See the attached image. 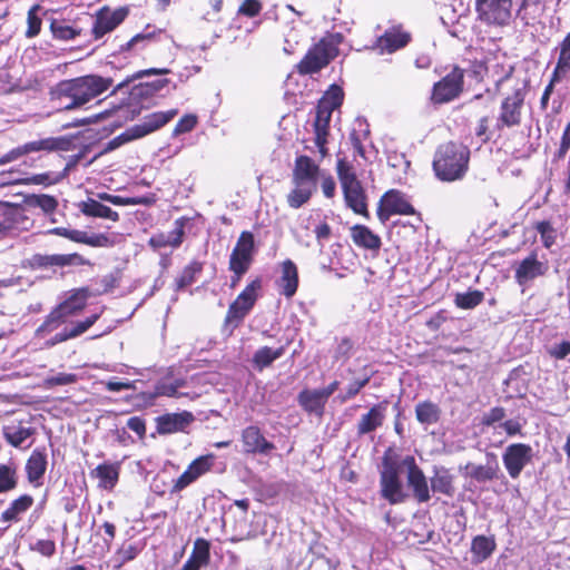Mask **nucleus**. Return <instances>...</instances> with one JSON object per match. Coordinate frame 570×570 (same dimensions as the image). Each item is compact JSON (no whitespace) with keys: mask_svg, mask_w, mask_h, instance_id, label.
I'll return each instance as SVG.
<instances>
[{"mask_svg":"<svg viewBox=\"0 0 570 570\" xmlns=\"http://www.w3.org/2000/svg\"><path fill=\"white\" fill-rule=\"evenodd\" d=\"M112 81L97 75H87L62 80L50 91V97L59 110L81 108L109 89Z\"/></svg>","mask_w":570,"mask_h":570,"instance_id":"obj_1","label":"nucleus"},{"mask_svg":"<svg viewBox=\"0 0 570 570\" xmlns=\"http://www.w3.org/2000/svg\"><path fill=\"white\" fill-rule=\"evenodd\" d=\"M99 318L94 314L81 322L66 325L67 320L55 308L47 315L45 321L35 331L33 338L41 343L42 347L50 348L57 344L75 338L89 330Z\"/></svg>","mask_w":570,"mask_h":570,"instance_id":"obj_2","label":"nucleus"},{"mask_svg":"<svg viewBox=\"0 0 570 570\" xmlns=\"http://www.w3.org/2000/svg\"><path fill=\"white\" fill-rule=\"evenodd\" d=\"M470 161V150L466 146L453 141L441 145L434 155L433 170L441 181H455L462 179Z\"/></svg>","mask_w":570,"mask_h":570,"instance_id":"obj_3","label":"nucleus"},{"mask_svg":"<svg viewBox=\"0 0 570 570\" xmlns=\"http://www.w3.org/2000/svg\"><path fill=\"white\" fill-rule=\"evenodd\" d=\"M337 174L346 205L358 215L367 216L365 194L353 168L344 160L337 163Z\"/></svg>","mask_w":570,"mask_h":570,"instance_id":"obj_4","label":"nucleus"},{"mask_svg":"<svg viewBox=\"0 0 570 570\" xmlns=\"http://www.w3.org/2000/svg\"><path fill=\"white\" fill-rule=\"evenodd\" d=\"M70 140L65 137H47L38 140L28 141L17 146L0 157V166L16 161L19 158L39 151L68 150Z\"/></svg>","mask_w":570,"mask_h":570,"instance_id":"obj_5","label":"nucleus"},{"mask_svg":"<svg viewBox=\"0 0 570 570\" xmlns=\"http://www.w3.org/2000/svg\"><path fill=\"white\" fill-rule=\"evenodd\" d=\"M176 115V109L147 115L140 124L128 128L125 132L116 137L111 144L114 146H119L122 142L141 138L169 122Z\"/></svg>","mask_w":570,"mask_h":570,"instance_id":"obj_6","label":"nucleus"},{"mask_svg":"<svg viewBox=\"0 0 570 570\" xmlns=\"http://www.w3.org/2000/svg\"><path fill=\"white\" fill-rule=\"evenodd\" d=\"M381 495L391 504H399L406 500L407 494L400 480L396 464L389 458L383 459L380 474Z\"/></svg>","mask_w":570,"mask_h":570,"instance_id":"obj_7","label":"nucleus"},{"mask_svg":"<svg viewBox=\"0 0 570 570\" xmlns=\"http://www.w3.org/2000/svg\"><path fill=\"white\" fill-rule=\"evenodd\" d=\"M525 81H517L512 86V94L507 96L501 104L499 121L503 126L513 127L521 121V109L525 99Z\"/></svg>","mask_w":570,"mask_h":570,"instance_id":"obj_8","label":"nucleus"},{"mask_svg":"<svg viewBox=\"0 0 570 570\" xmlns=\"http://www.w3.org/2000/svg\"><path fill=\"white\" fill-rule=\"evenodd\" d=\"M255 252L254 236L249 232H243L234 247L230 258L229 268L236 274L237 282L249 268Z\"/></svg>","mask_w":570,"mask_h":570,"instance_id":"obj_9","label":"nucleus"},{"mask_svg":"<svg viewBox=\"0 0 570 570\" xmlns=\"http://www.w3.org/2000/svg\"><path fill=\"white\" fill-rule=\"evenodd\" d=\"M402 465L406 468L407 485L412 490L415 500L419 503L428 502L431 499L430 487L415 459L412 455H407L402 460Z\"/></svg>","mask_w":570,"mask_h":570,"instance_id":"obj_10","label":"nucleus"},{"mask_svg":"<svg viewBox=\"0 0 570 570\" xmlns=\"http://www.w3.org/2000/svg\"><path fill=\"white\" fill-rule=\"evenodd\" d=\"M533 450L529 444L514 443L509 445L503 455L502 461L512 479L519 478L523 468L532 461Z\"/></svg>","mask_w":570,"mask_h":570,"instance_id":"obj_11","label":"nucleus"},{"mask_svg":"<svg viewBox=\"0 0 570 570\" xmlns=\"http://www.w3.org/2000/svg\"><path fill=\"white\" fill-rule=\"evenodd\" d=\"M463 70L454 68L450 73L433 87L432 100L435 104H445L455 99L462 91Z\"/></svg>","mask_w":570,"mask_h":570,"instance_id":"obj_12","label":"nucleus"},{"mask_svg":"<svg viewBox=\"0 0 570 570\" xmlns=\"http://www.w3.org/2000/svg\"><path fill=\"white\" fill-rule=\"evenodd\" d=\"M128 16V9L119 7L111 9L107 6L100 8L95 14L92 24V35L96 39L104 37L106 33L115 30Z\"/></svg>","mask_w":570,"mask_h":570,"instance_id":"obj_13","label":"nucleus"},{"mask_svg":"<svg viewBox=\"0 0 570 570\" xmlns=\"http://www.w3.org/2000/svg\"><path fill=\"white\" fill-rule=\"evenodd\" d=\"M478 17L490 26H508L512 19V0H491L479 9Z\"/></svg>","mask_w":570,"mask_h":570,"instance_id":"obj_14","label":"nucleus"},{"mask_svg":"<svg viewBox=\"0 0 570 570\" xmlns=\"http://www.w3.org/2000/svg\"><path fill=\"white\" fill-rule=\"evenodd\" d=\"M215 461L214 454H206L195 459L184 473L173 481L170 493H178L207 473Z\"/></svg>","mask_w":570,"mask_h":570,"instance_id":"obj_15","label":"nucleus"},{"mask_svg":"<svg viewBox=\"0 0 570 570\" xmlns=\"http://www.w3.org/2000/svg\"><path fill=\"white\" fill-rule=\"evenodd\" d=\"M262 289L261 279L256 278L250 282L244 291L230 304L227 313V320H243L253 308Z\"/></svg>","mask_w":570,"mask_h":570,"instance_id":"obj_16","label":"nucleus"},{"mask_svg":"<svg viewBox=\"0 0 570 570\" xmlns=\"http://www.w3.org/2000/svg\"><path fill=\"white\" fill-rule=\"evenodd\" d=\"M333 57L332 47L322 41L307 51L305 57L297 65V70L302 75L317 72L327 66Z\"/></svg>","mask_w":570,"mask_h":570,"instance_id":"obj_17","label":"nucleus"},{"mask_svg":"<svg viewBox=\"0 0 570 570\" xmlns=\"http://www.w3.org/2000/svg\"><path fill=\"white\" fill-rule=\"evenodd\" d=\"M549 269L547 262L539 261L535 254L519 262L514 267V278L520 286H528L535 278L546 275Z\"/></svg>","mask_w":570,"mask_h":570,"instance_id":"obj_18","label":"nucleus"},{"mask_svg":"<svg viewBox=\"0 0 570 570\" xmlns=\"http://www.w3.org/2000/svg\"><path fill=\"white\" fill-rule=\"evenodd\" d=\"M318 165L307 156H299L295 159L292 181L294 185H302L316 190L321 175Z\"/></svg>","mask_w":570,"mask_h":570,"instance_id":"obj_19","label":"nucleus"},{"mask_svg":"<svg viewBox=\"0 0 570 570\" xmlns=\"http://www.w3.org/2000/svg\"><path fill=\"white\" fill-rule=\"evenodd\" d=\"M243 452L246 454L268 455L274 449V443L269 442L256 425L246 426L240 434Z\"/></svg>","mask_w":570,"mask_h":570,"instance_id":"obj_20","label":"nucleus"},{"mask_svg":"<svg viewBox=\"0 0 570 570\" xmlns=\"http://www.w3.org/2000/svg\"><path fill=\"white\" fill-rule=\"evenodd\" d=\"M395 214L412 215L414 214V208L403 195L392 190L383 196L379 209V217L384 222Z\"/></svg>","mask_w":570,"mask_h":570,"instance_id":"obj_21","label":"nucleus"},{"mask_svg":"<svg viewBox=\"0 0 570 570\" xmlns=\"http://www.w3.org/2000/svg\"><path fill=\"white\" fill-rule=\"evenodd\" d=\"M411 39L410 33L403 31L401 27H392L376 39L374 48L381 53H393L405 47Z\"/></svg>","mask_w":570,"mask_h":570,"instance_id":"obj_22","label":"nucleus"},{"mask_svg":"<svg viewBox=\"0 0 570 570\" xmlns=\"http://www.w3.org/2000/svg\"><path fill=\"white\" fill-rule=\"evenodd\" d=\"M184 227H185V218H178L175 220V228L165 234L159 233L150 237L148 240L149 246L155 249L159 250L165 247H173L177 248L183 243L184 238Z\"/></svg>","mask_w":570,"mask_h":570,"instance_id":"obj_23","label":"nucleus"},{"mask_svg":"<svg viewBox=\"0 0 570 570\" xmlns=\"http://www.w3.org/2000/svg\"><path fill=\"white\" fill-rule=\"evenodd\" d=\"M279 293L287 298L295 295L298 287V271L295 263L286 259L281 264V276L277 279Z\"/></svg>","mask_w":570,"mask_h":570,"instance_id":"obj_24","label":"nucleus"},{"mask_svg":"<svg viewBox=\"0 0 570 570\" xmlns=\"http://www.w3.org/2000/svg\"><path fill=\"white\" fill-rule=\"evenodd\" d=\"M119 463H102L90 472L91 478L98 481V487L102 490L111 491L119 480Z\"/></svg>","mask_w":570,"mask_h":570,"instance_id":"obj_25","label":"nucleus"},{"mask_svg":"<svg viewBox=\"0 0 570 570\" xmlns=\"http://www.w3.org/2000/svg\"><path fill=\"white\" fill-rule=\"evenodd\" d=\"M88 297L89 292L87 288L75 289L71 295L60 303L55 309L68 320L85 308Z\"/></svg>","mask_w":570,"mask_h":570,"instance_id":"obj_26","label":"nucleus"},{"mask_svg":"<svg viewBox=\"0 0 570 570\" xmlns=\"http://www.w3.org/2000/svg\"><path fill=\"white\" fill-rule=\"evenodd\" d=\"M488 460L485 464H473L468 463L465 465L466 475L478 482H487L498 478V472L500 470L498 461L495 460L494 454H488Z\"/></svg>","mask_w":570,"mask_h":570,"instance_id":"obj_27","label":"nucleus"},{"mask_svg":"<svg viewBox=\"0 0 570 570\" xmlns=\"http://www.w3.org/2000/svg\"><path fill=\"white\" fill-rule=\"evenodd\" d=\"M193 421L188 412L166 414L157 419V430L160 434L183 431Z\"/></svg>","mask_w":570,"mask_h":570,"instance_id":"obj_28","label":"nucleus"},{"mask_svg":"<svg viewBox=\"0 0 570 570\" xmlns=\"http://www.w3.org/2000/svg\"><path fill=\"white\" fill-rule=\"evenodd\" d=\"M332 114L325 110H321L317 108L316 117L314 121V134H315V145L318 148V151L322 157L327 155V137L330 131V121Z\"/></svg>","mask_w":570,"mask_h":570,"instance_id":"obj_29","label":"nucleus"},{"mask_svg":"<svg viewBox=\"0 0 570 570\" xmlns=\"http://www.w3.org/2000/svg\"><path fill=\"white\" fill-rule=\"evenodd\" d=\"M209 548V542L206 539L198 538L194 542L191 554L181 570H199L202 567L206 566L210 558Z\"/></svg>","mask_w":570,"mask_h":570,"instance_id":"obj_30","label":"nucleus"},{"mask_svg":"<svg viewBox=\"0 0 570 570\" xmlns=\"http://www.w3.org/2000/svg\"><path fill=\"white\" fill-rule=\"evenodd\" d=\"M351 238L356 246L368 250H379L382 245L381 238L364 225L351 227Z\"/></svg>","mask_w":570,"mask_h":570,"instance_id":"obj_31","label":"nucleus"},{"mask_svg":"<svg viewBox=\"0 0 570 570\" xmlns=\"http://www.w3.org/2000/svg\"><path fill=\"white\" fill-rule=\"evenodd\" d=\"M47 469V456L45 452L36 449L26 463V473L30 483L39 485Z\"/></svg>","mask_w":570,"mask_h":570,"instance_id":"obj_32","label":"nucleus"},{"mask_svg":"<svg viewBox=\"0 0 570 570\" xmlns=\"http://www.w3.org/2000/svg\"><path fill=\"white\" fill-rule=\"evenodd\" d=\"M79 209L88 217L105 218L112 222H117L119 219L117 212L101 204L98 199L88 198L87 200L81 202L79 204Z\"/></svg>","mask_w":570,"mask_h":570,"instance_id":"obj_33","label":"nucleus"},{"mask_svg":"<svg viewBox=\"0 0 570 570\" xmlns=\"http://www.w3.org/2000/svg\"><path fill=\"white\" fill-rule=\"evenodd\" d=\"M2 433L10 445L20 448L35 433V429L18 422L3 426Z\"/></svg>","mask_w":570,"mask_h":570,"instance_id":"obj_34","label":"nucleus"},{"mask_svg":"<svg viewBox=\"0 0 570 570\" xmlns=\"http://www.w3.org/2000/svg\"><path fill=\"white\" fill-rule=\"evenodd\" d=\"M298 402L307 412L322 414L327 397L321 389L304 390L298 395Z\"/></svg>","mask_w":570,"mask_h":570,"instance_id":"obj_35","label":"nucleus"},{"mask_svg":"<svg viewBox=\"0 0 570 570\" xmlns=\"http://www.w3.org/2000/svg\"><path fill=\"white\" fill-rule=\"evenodd\" d=\"M33 504V498L29 494H23L13 500L9 507L1 513L3 522H17L20 517L27 512Z\"/></svg>","mask_w":570,"mask_h":570,"instance_id":"obj_36","label":"nucleus"},{"mask_svg":"<svg viewBox=\"0 0 570 570\" xmlns=\"http://www.w3.org/2000/svg\"><path fill=\"white\" fill-rule=\"evenodd\" d=\"M453 481L454 476L448 469L435 468L434 474L431 478V489L433 492L452 497L454 494Z\"/></svg>","mask_w":570,"mask_h":570,"instance_id":"obj_37","label":"nucleus"},{"mask_svg":"<svg viewBox=\"0 0 570 570\" xmlns=\"http://www.w3.org/2000/svg\"><path fill=\"white\" fill-rule=\"evenodd\" d=\"M384 407L381 405L373 406L366 414L362 415L357 424L358 434H366L383 424Z\"/></svg>","mask_w":570,"mask_h":570,"instance_id":"obj_38","label":"nucleus"},{"mask_svg":"<svg viewBox=\"0 0 570 570\" xmlns=\"http://www.w3.org/2000/svg\"><path fill=\"white\" fill-rule=\"evenodd\" d=\"M140 551L141 546L138 543H122L110 558L109 564L119 570L125 563L136 559Z\"/></svg>","mask_w":570,"mask_h":570,"instance_id":"obj_39","label":"nucleus"},{"mask_svg":"<svg viewBox=\"0 0 570 570\" xmlns=\"http://www.w3.org/2000/svg\"><path fill=\"white\" fill-rule=\"evenodd\" d=\"M415 416L421 424L429 426L439 422L441 410L430 401L420 402L415 406Z\"/></svg>","mask_w":570,"mask_h":570,"instance_id":"obj_40","label":"nucleus"},{"mask_svg":"<svg viewBox=\"0 0 570 570\" xmlns=\"http://www.w3.org/2000/svg\"><path fill=\"white\" fill-rule=\"evenodd\" d=\"M284 353V346H281L278 348L263 346L255 352L252 362L255 368L262 371L265 367L269 366L274 361L283 356Z\"/></svg>","mask_w":570,"mask_h":570,"instance_id":"obj_41","label":"nucleus"},{"mask_svg":"<svg viewBox=\"0 0 570 570\" xmlns=\"http://www.w3.org/2000/svg\"><path fill=\"white\" fill-rule=\"evenodd\" d=\"M495 549V542L492 538L478 535L472 540L471 551L478 562L488 559Z\"/></svg>","mask_w":570,"mask_h":570,"instance_id":"obj_42","label":"nucleus"},{"mask_svg":"<svg viewBox=\"0 0 570 570\" xmlns=\"http://www.w3.org/2000/svg\"><path fill=\"white\" fill-rule=\"evenodd\" d=\"M39 263L43 266H68L82 265L85 259L78 254H53L41 256Z\"/></svg>","mask_w":570,"mask_h":570,"instance_id":"obj_43","label":"nucleus"},{"mask_svg":"<svg viewBox=\"0 0 570 570\" xmlns=\"http://www.w3.org/2000/svg\"><path fill=\"white\" fill-rule=\"evenodd\" d=\"M343 90L338 86H331V88L324 94L318 102L317 108L321 110L333 112L334 109L338 108L343 101Z\"/></svg>","mask_w":570,"mask_h":570,"instance_id":"obj_44","label":"nucleus"},{"mask_svg":"<svg viewBox=\"0 0 570 570\" xmlns=\"http://www.w3.org/2000/svg\"><path fill=\"white\" fill-rule=\"evenodd\" d=\"M50 29L56 39L63 41L72 40L81 33L80 28L69 24L65 20H53Z\"/></svg>","mask_w":570,"mask_h":570,"instance_id":"obj_45","label":"nucleus"},{"mask_svg":"<svg viewBox=\"0 0 570 570\" xmlns=\"http://www.w3.org/2000/svg\"><path fill=\"white\" fill-rule=\"evenodd\" d=\"M67 175V169L62 173L47 171L26 176V185H41L45 187L60 183Z\"/></svg>","mask_w":570,"mask_h":570,"instance_id":"obj_46","label":"nucleus"},{"mask_svg":"<svg viewBox=\"0 0 570 570\" xmlns=\"http://www.w3.org/2000/svg\"><path fill=\"white\" fill-rule=\"evenodd\" d=\"M17 469L12 464L0 463V493L9 492L17 488Z\"/></svg>","mask_w":570,"mask_h":570,"instance_id":"obj_47","label":"nucleus"},{"mask_svg":"<svg viewBox=\"0 0 570 570\" xmlns=\"http://www.w3.org/2000/svg\"><path fill=\"white\" fill-rule=\"evenodd\" d=\"M315 190L302 185H294V188L287 195V204L292 208H299L306 204Z\"/></svg>","mask_w":570,"mask_h":570,"instance_id":"obj_48","label":"nucleus"},{"mask_svg":"<svg viewBox=\"0 0 570 570\" xmlns=\"http://www.w3.org/2000/svg\"><path fill=\"white\" fill-rule=\"evenodd\" d=\"M483 299V293L480 291H471L459 293L455 296V304L460 308L470 309L478 306Z\"/></svg>","mask_w":570,"mask_h":570,"instance_id":"obj_49","label":"nucleus"},{"mask_svg":"<svg viewBox=\"0 0 570 570\" xmlns=\"http://www.w3.org/2000/svg\"><path fill=\"white\" fill-rule=\"evenodd\" d=\"M27 174L19 168H11L8 171L0 173V187L9 185H26Z\"/></svg>","mask_w":570,"mask_h":570,"instance_id":"obj_50","label":"nucleus"},{"mask_svg":"<svg viewBox=\"0 0 570 570\" xmlns=\"http://www.w3.org/2000/svg\"><path fill=\"white\" fill-rule=\"evenodd\" d=\"M30 204L41 208L45 213H53L58 206V202L50 195H35L30 198Z\"/></svg>","mask_w":570,"mask_h":570,"instance_id":"obj_51","label":"nucleus"},{"mask_svg":"<svg viewBox=\"0 0 570 570\" xmlns=\"http://www.w3.org/2000/svg\"><path fill=\"white\" fill-rule=\"evenodd\" d=\"M83 240H80L81 244L90 245L94 247H108L114 245V240L105 234H97L89 236L87 233L82 232Z\"/></svg>","mask_w":570,"mask_h":570,"instance_id":"obj_52","label":"nucleus"},{"mask_svg":"<svg viewBox=\"0 0 570 570\" xmlns=\"http://www.w3.org/2000/svg\"><path fill=\"white\" fill-rule=\"evenodd\" d=\"M37 10H38V7L33 6L28 11V18H27L28 29L26 31L27 38H33L40 32L41 19L37 16Z\"/></svg>","mask_w":570,"mask_h":570,"instance_id":"obj_53","label":"nucleus"},{"mask_svg":"<svg viewBox=\"0 0 570 570\" xmlns=\"http://www.w3.org/2000/svg\"><path fill=\"white\" fill-rule=\"evenodd\" d=\"M77 381V375L72 373H58L57 375L49 376L43 381V385L47 389L56 385H69Z\"/></svg>","mask_w":570,"mask_h":570,"instance_id":"obj_54","label":"nucleus"},{"mask_svg":"<svg viewBox=\"0 0 570 570\" xmlns=\"http://www.w3.org/2000/svg\"><path fill=\"white\" fill-rule=\"evenodd\" d=\"M183 385V382L177 380L174 383L159 382L155 386L154 396H177V390Z\"/></svg>","mask_w":570,"mask_h":570,"instance_id":"obj_55","label":"nucleus"},{"mask_svg":"<svg viewBox=\"0 0 570 570\" xmlns=\"http://www.w3.org/2000/svg\"><path fill=\"white\" fill-rule=\"evenodd\" d=\"M97 198H98V200H104V202L110 203L116 206L137 205V204L142 203L141 200H138L136 198H125V197L111 195L108 193H98Z\"/></svg>","mask_w":570,"mask_h":570,"instance_id":"obj_56","label":"nucleus"},{"mask_svg":"<svg viewBox=\"0 0 570 570\" xmlns=\"http://www.w3.org/2000/svg\"><path fill=\"white\" fill-rule=\"evenodd\" d=\"M97 198H98V200H104V202L110 203L116 206L137 205V204L142 203L141 200H138L136 198H125V197L111 195L108 193H98Z\"/></svg>","mask_w":570,"mask_h":570,"instance_id":"obj_57","label":"nucleus"},{"mask_svg":"<svg viewBox=\"0 0 570 570\" xmlns=\"http://www.w3.org/2000/svg\"><path fill=\"white\" fill-rule=\"evenodd\" d=\"M155 32L144 31L134 36L126 45L121 47L122 50H131L138 46L145 47L153 40Z\"/></svg>","mask_w":570,"mask_h":570,"instance_id":"obj_58","label":"nucleus"},{"mask_svg":"<svg viewBox=\"0 0 570 570\" xmlns=\"http://www.w3.org/2000/svg\"><path fill=\"white\" fill-rule=\"evenodd\" d=\"M262 10V3L259 0H244L238 8V14H243L249 18L257 16Z\"/></svg>","mask_w":570,"mask_h":570,"instance_id":"obj_59","label":"nucleus"},{"mask_svg":"<svg viewBox=\"0 0 570 570\" xmlns=\"http://www.w3.org/2000/svg\"><path fill=\"white\" fill-rule=\"evenodd\" d=\"M31 550L49 558L56 552V543L52 540H38L31 546Z\"/></svg>","mask_w":570,"mask_h":570,"instance_id":"obj_60","label":"nucleus"},{"mask_svg":"<svg viewBox=\"0 0 570 570\" xmlns=\"http://www.w3.org/2000/svg\"><path fill=\"white\" fill-rule=\"evenodd\" d=\"M197 117L195 115H185L176 125L174 132L179 135L188 132L195 128Z\"/></svg>","mask_w":570,"mask_h":570,"instance_id":"obj_61","label":"nucleus"},{"mask_svg":"<svg viewBox=\"0 0 570 570\" xmlns=\"http://www.w3.org/2000/svg\"><path fill=\"white\" fill-rule=\"evenodd\" d=\"M537 229L541 235L542 242L546 247H550L554 243L553 229L548 222H540L537 225Z\"/></svg>","mask_w":570,"mask_h":570,"instance_id":"obj_62","label":"nucleus"},{"mask_svg":"<svg viewBox=\"0 0 570 570\" xmlns=\"http://www.w3.org/2000/svg\"><path fill=\"white\" fill-rule=\"evenodd\" d=\"M314 234H315L317 243L322 249L324 247V242L330 239V237L332 235V228L325 220H323V222H320L318 225H316V227L314 229Z\"/></svg>","mask_w":570,"mask_h":570,"instance_id":"obj_63","label":"nucleus"},{"mask_svg":"<svg viewBox=\"0 0 570 570\" xmlns=\"http://www.w3.org/2000/svg\"><path fill=\"white\" fill-rule=\"evenodd\" d=\"M505 416V411L503 407H493L488 413H485L482 417V424L492 425L497 422H500Z\"/></svg>","mask_w":570,"mask_h":570,"instance_id":"obj_64","label":"nucleus"}]
</instances>
